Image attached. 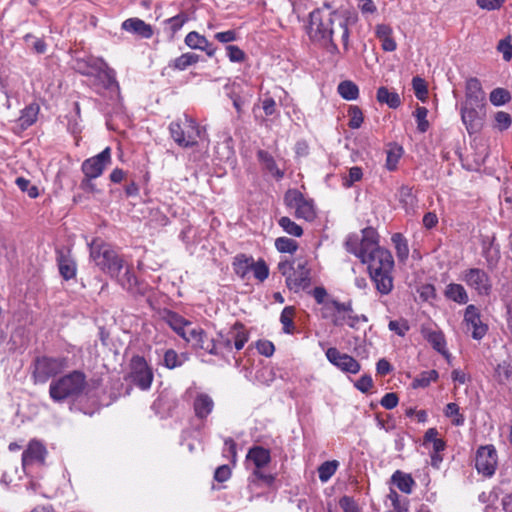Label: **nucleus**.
<instances>
[{
  "label": "nucleus",
  "instance_id": "nucleus-1",
  "mask_svg": "<svg viewBox=\"0 0 512 512\" xmlns=\"http://www.w3.org/2000/svg\"><path fill=\"white\" fill-rule=\"evenodd\" d=\"M348 252L367 264L370 277L382 295L389 294L393 289L392 270L393 257L387 249L378 245L377 233L372 228L362 230V236L350 234L345 241Z\"/></svg>",
  "mask_w": 512,
  "mask_h": 512
},
{
  "label": "nucleus",
  "instance_id": "nucleus-2",
  "mask_svg": "<svg viewBox=\"0 0 512 512\" xmlns=\"http://www.w3.org/2000/svg\"><path fill=\"white\" fill-rule=\"evenodd\" d=\"M348 16L344 11L317 9L310 13L309 35L314 41H330L339 32L345 50L349 44Z\"/></svg>",
  "mask_w": 512,
  "mask_h": 512
},
{
  "label": "nucleus",
  "instance_id": "nucleus-3",
  "mask_svg": "<svg viewBox=\"0 0 512 512\" xmlns=\"http://www.w3.org/2000/svg\"><path fill=\"white\" fill-rule=\"evenodd\" d=\"M486 95L477 78L466 82L465 99L461 103V120L469 134L481 131L486 118Z\"/></svg>",
  "mask_w": 512,
  "mask_h": 512
},
{
  "label": "nucleus",
  "instance_id": "nucleus-4",
  "mask_svg": "<svg viewBox=\"0 0 512 512\" xmlns=\"http://www.w3.org/2000/svg\"><path fill=\"white\" fill-rule=\"evenodd\" d=\"M172 139L183 148H191L199 144L209 145V138L205 127L200 126L191 116L184 114L172 121L169 125Z\"/></svg>",
  "mask_w": 512,
  "mask_h": 512
},
{
  "label": "nucleus",
  "instance_id": "nucleus-5",
  "mask_svg": "<svg viewBox=\"0 0 512 512\" xmlns=\"http://www.w3.org/2000/svg\"><path fill=\"white\" fill-rule=\"evenodd\" d=\"M86 387V376L80 371H72L51 381L49 396L57 403L79 397Z\"/></svg>",
  "mask_w": 512,
  "mask_h": 512
},
{
  "label": "nucleus",
  "instance_id": "nucleus-6",
  "mask_svg": "<svg viewBox=\"0 0 512 512\" xmlns=\"http://www.w3.org/2000/svg\"><path fill=\"white\" fill-rule=\"evenodd\" d=\"M90 258L95 265L112 278H117L125 266L123 258L99 239L90 243Z\"/></svg>",
  "mask_w": 512,
  "mask_h": 512
},
{
  "label": "nucleus",
  "instance_id": "nucleus-7",
  "mask_svg": "<svg viewBox=\"0 0 512 512\" xmlns=\"http://www.w3.org/2000/svg\"><path fill=\"white\" fill-rule=\"evenodd\" d=\"M278 271L285 277L289 290L295 293L306 290L311 284L310 270L305 260H282L278 263Z\"/></svg>",
  "mask_w": 512,
  "mask_h": 512
},
{
  "label": "nucleus",
  "instance_id": "nucleus-8",
  "mask_svg": "<svg viewBox=\"0 0 512 512\" xmlns=\"http://www.w3.org/2000/svg\"><path fill=\"white\" fill-rule=\"evenodd\" d=\"M249 340V333L241 323H235L229 329L221 330L215 341V348L218 353L215 356L225 358L227 354L232 352L233 347L239 351Z\"/></svg>",
  "mask_w": 512,
  "mask_h": 512
},
{
  "label": "nucleus",
  "instance_id": "nucleus-9",
  "mask_svg": "<svg viewBox=\"0 0 512 512\" xmlns=\"http://www.w3.org/2000/svg\"><path fill=\"white\" fill-rule=\"evenodd\" d=\"M67 367L66 358L37 357L34 361L32 376L35 383H46L51 377Z\"/></svg>",
  "mask_w": 512,
  "mask_h": 512
},
{
  "label": "nucleus",
  "instance_id": "nucleus-10",
  "mask_svg": "<svg viewBox=\"0 0 512 512\" xmlns=\"http://www.w3.org/2000/svg\"><path fill=\"white\" fill-rule=\"evenodd\" d=\"M154 378L151 366L142 356H133L129 363L128 379L141 390H148Z\"/></svg>",
  "mask_w": 512,
  "mask_h": 512
},
{
  "label": "nucleus",
  "instance_id": "nucleus-11",
  "mask_svg": "<svg viewBox=\"0 0 512 512\" xmlns=\"http://www.w3.org/2000/svg\"><path fill=\"white\" fill-rule=\"evenodd\" d=\"M460 280L479 296H488L492 291L491 277L481 268L465 269L460 275Z\"/></svg>",
  "mask_w": 512,
  "mask_h": 512
},
{
  "label": "nucleus",
  "instance_id": "nucleus-12",
  "mask_svg": "<svg viewBox=\"0 0 512 512\" xmlns=\"http://www.w3.org/2000/svg\"><path fill=\"white\" fill-rule=\"evenodd\" d=\"M284 201L289 208L295 209V215L297 218H302L306 221L314 220L316 212L313 202L306 199L298 190H288L285 194Z\"/></svg>",
  "mask_w": 512,
  "mask_h": 512
},
{
  "label": "nucleus",
  "instance_id": "nucleus-13",
  "mask_svg": "<svg viewBox=\"0 0 512 512\" xmlns=\"http://www.w3.org/2000/svg\"><path fill=\"white\" fill-rule=\"evenodd\" d=\"M497 451L493 445H485L478 448L475 458V467L478 473L491 477L497 467Z\"/></svg>",
  "mask_w": 512,
  "mask_h": 512
},
{
  "label": "nucleus",
  "instance_id": "nucleus-14",
  "mask_svg": "<svg viewBox=\"0 0 512 512\" xmlns=\"http://www.w3.org/2000/svg\"><path fill=\"white\" fill-rule=\"evenodd\" d=\"M180 337L194 348L202 349L211 355L218 353L215 348L214 339H209L202 328L193 326L191 322L186 326Z\"/></svg>",
  "mask_w": 512,
  "mask_h": 512
},
{
  "label": "nucleus",
  "instance_id": "nucleus-15",
  "mask_svg": "<svg viewBox=\"0 0 512 512\" xmlns=\"http://www.w3.org/2000/svg\"><path fill=\"white\" fill-rule=\"evenodd\" d=\"M463 323L466 332L475 340H481L488 331V326L481 320L479 309L473 304L466 307Z\"/></svg>",
  "mask_w": 512,
  "mask_h": 512
},
{
  "label": "nucleus",
  "instance_id": "nucleus-16",
  "mask_svg": "<svg viewBox=\"0 0 512 512\" xmlns=\"http://www.w3.org/2000/svg\"><path fill=\"white\" fill-rule=\"evenodd\" d=\"M47 455L46 447L38 440H31L22 453V468L26 474L34 465L42 466Z\"/></svg>",
  "mask_w": 512,
  "mask_h": 512
},
{
  "label": "nucleus",
  "instance_id": "nucleus-17",
  "mask_svg": "<svg viewBox=\"0 0 512 512\" xmlns=\"http://www.w3.org/2000/svg\"><path fill=\"white\" fill-rule=\"evenodd\" d=\"M111 162V149L106 147L98 155L86 159L82 163V171L87 178H97L102 175L105 167Z\"/></svg>",
  "mask_w": 512,
  "mask_h": 512
},
{
  "label": "nucleus",
  "instance_id": "nucleus-18",
  "mask_svg": "<svg viewBox=\"0 0 512 512\" xmlns=\"http://www.w3.org/2000/svg\"><path fill=\"white\" fill-rule=\"evenodd\" d=\"M328 361L343 372L357 374L361 366L352 356L341 353L337 348L330 347L326 351Z\"/></svg>",
  "mask_w": 512,
  "mask_h": 512
},
{
  "label": "nucleus",
  "instance_id": "nucleus-19",
  "mask_svg": "<svg viewBox=\"0 0 512 512\" xmlns=\"http://www.w3.org/2000/svg\"><path fill=\"white\" fill-rule=\"evenodd\" d=\"M106 68L107 65L103 59L93 56L78 58L75 61V69L83 75H95Z\"/></svg>",
  "mask_w": 512,
  "mask_h": 512
},
{
  "label": "nucleus",
  "instance_id": "nucleus-20",
  "mask_svg": "<svg viewBox=\"0 0 512 512\" xmlns=\"http://www.w3.org/2000/svg\"><path fill=\"white\" fill-rule=\"evenodd\" d=\"M193 409L198 419H206L214 409V401L210 395L198 392L194 397Z\"/></svg>",
  "mask_w": 512,
  "mask_h": 512
},
{
  "label": "nucleus",
  "instance_id": "nucleus-21",
  "mask_svg": "<svg viewBox=\"0 0 512 512\" xmlns=\"http://www.w3.org/2000/svg\"><path fill=\"white\" fill-rule=\"evenodd\" d=\"M125 31L138 34L144 38H150L153 34L152 28L139 18H129L122 23Z\"/></svg>",
  "mask_w": 512,
  "mask_h": 512
},
{
  "label": "nucleus",
  "instance_id": "nucleus-22",
  "mask_svg": "<svg viewBox=\"0 0 512 512\" xmlns=\"http://www.w3.org/2000/svg\"><path fill=\"white\" fill-rule=\"evenodd\" d=\"M350 311V302H339L335 299H329L326 303L322 304L321 314L324 319H330L333 323V318L338 313Z\"/></svg>",
  "mask_w": 512,
  "mask_h": 512
},
{
  "label": "nucleus",
  "instance_id": "nucleus-23",
  "mask_svg": "<svg viewBox=\"0 0 512 512\" xmlns=\"http://www.w3.org/2000/svg\"><path fill=\"white\" fill-rule=\"evenodd\" d=\"M367 322L368 319L365 315H357L354 313L352 309V305L350 304V311L341 312L340 314H336L333 318L334 326H342L347 324L351 328H356L359 322Z\"/></svg>",
  "mask_w": 512,
  "mask_h": 512
},
{
  "label": "nucleus",
  "instance_id": "nucleus-24",
  "mask_svg": "<svg viewBox=\"0 0 512 512\" xmlns=\"http://www.w3.org/2000/svg\"><path fill=\"white\" fill-rule=\"evenodd\" d=\"M247 459L252 461L257 469H260L270 462L271 457L268 449L261 446H255L249 450Z\"/></svg>",
  "mask_w": 512,
  "mask_h": 512
},
{
  "label": "nucleus",
  "instance_id": "nucleus-25",
  "mask_svg": "<svg viewBox=\"0 0 512 512\" xmlns=\"http://www.w3.org/2000/svg\"><path fill=\"white\" fill-rule=\"evenodd\" d=\"M57 261L60 275L65 280H70L75 277L76 263L72 258H70L68 255L64 253H59Z\"/></svg>",
  "mask_w": 512,
  "mask_h": 512
},
{
  "label": "nucleus",
  "instance_id": "nucleus-26",
  "mask_svg": "<svg viewBox=\"0 0 512 512\" xmlns=\"http://www.w3.org/2000/svg\"><path fill=\"white\" fill-rule=\"evenodd\" d=\"M445 296L459 304L468 302V293L461 284L451 283L446 287Z\"/></svg>",
  "mask_w": 512,
  "mask_h": 512
},
{
  "label": "nucleus",
  "instance_id": "nucleus-27",
  "mask_svg": "<svg viewBox=\"0 0 512 512\" xmlns=\"http://www.w3.org/2000/svg\"><path fill=\"white\" fill-rule=\"evenodd\" d=\"M39 113V106L37 104H30L27 107H25L22 112L21 116L18 119L19 126L22 129H27L31 125H33L38 117Z\"/></svg>",
  "mask_w": 512,
  "mask_h": 512
},
{
  "label": "nucleus",
  "instance_id": "nucleus-28",
  "mask_svg": "<svg viewBox=\"0 0 512 512\" xmlns=\"http://www.w3.org/2000/svg\"><path fill=\"white\" fill-rule=\"evenodd\" d=\"M377 100L381 104H387L390 108H397L401 104L400 97L395 91H390L386 87H380L377 90Z\"/></svg>",
  "mask_w": 512,
  "mask_h": 512
},
{
  "label": "nucleus",
  "instance_id": "nucleus-29",
  "mask_svg": "<svg viewBox=\"0 0 512 512\" xmlns=\"http://www.w3.org/2000/svg\"><path fill=\"white\" fill-rule=\"evenodd\" d=\"M392 481L400 491L406 494H410L412 492L413 486L415 485L413 478L401 471H396L392 475Z\"/></svg>",
  "mask_w": 512,
  "mask_h": 512
},
{
  "label": "nucleus",
  "instance_id": "nucleus-30",
  "mask_svg": "<svg viewBox=\"0 0 512 512\" xmlns=\"http://www.w3.org/2000/svg\"><path fill=\"white\" fill-rule=\"evenodd\" d=\"M252 265L253 258L241 254L235 257L233 262V269L239 277L245 278L246 275L251 271Z\"/></svg>",
  "mask_w": 512,
  "mask_h": 512
},
{
  "label": "nucleus",
  "instance_id": "nucleus-31",
  "mask_svg": "<svg viewBox=\"0 0 512 512\" xmlns=\"http://www.w3.org/2000/svg\"><path fill=\"white\" fill-rule=\"evenodd\" d=\"M258 159L264 165V167L277 179H281L283 177V171L277 167L274 158L268 152L260 150L258 152Z\"/></svg>",
  "mask_w": 512,
  "mask_h": 512
},
{
  "label": "nucleus",
  "instance_id": "nucleus-32",
  "mask_svg": "<svg viewBox=\"0 0 512 512\" xmlns=\"http://www.w3.org/2000/svg\"><path fill=\"white\" fill-rule=\"evenodd\" d=\"M199 61V56L195 53H184L181 56L175 58L169 66L176 70H185L187 67L197 63Z\"/></svg>",
  "mask_w": 512,
  "mask_h": 512
},
{
  "label": "nucleus",
  "instance_id": "nucleus-33",
  "mask_svg": "<svg viewBox=\"0 0 512 512\" xmlns=\"http://www.w3.org/2000/svg\"><path fill=\"white\" fill-rule=\"evenodd\" d=\"M426 339L436 351L443 355L447 354L445 337L441 331H429Z\"/></svg>",
  "mask_w": 512,
  "mask_h": 512
},
{
  "label": "nucleus",
  "instance_id": "nucleus-34",
  "mask_svg": "<svg viewBox=\"0 0 512 512\" xmlns=\"http://www.w3.org/2000/svg\"><path fill=\"white\" fill-rule=\"evenodd\" d=\"M167 324L179 335L181 336L186 329V326L190 323L182 316L175 312H169L166 316Z\"/></svg>",
  "mask_w": 512,
  "mask_h": 512
},
{
  "label": "nucleus",
  "instance_id": "nucleus-35",
  "mask_svg": "<svg viewBox=\"0 0 512 512\" xmlns=\"http://www.w3.org/2000/svg\"><path fill=\"white\" fill-rule=\"evenodd\" d=\"M444 415L451 420V423L455 426H463L465 423V417L460 413V408L456 403H448L444 409Z\"/></svg>",
  "mask_w": 512,
  "mask_h": 512
},
{
  "label": "nucleus",
  "instance_id": "nucleus-36",
  "mask_svg": "<svg viewBox=\"0 0 512 512\" xmlns=\"http://www.w3.org/2000/svg\"><path fill=\"white\" fill-rule=\"evenodd\" d=\"M338 93L346 100H355L358 97L359 89L355 83L346 80L338 85Z\"/></svg>",
  "mask_w": 512,
  "mask_h": 512
},
{
  "label": "nucleus",
  "instance_id": "nucleus-37",
  "mask_svg": "<svg viewBox=\"0 0 512 512\" xmlns=\"http://www.w3.org/2000/svg\"><path fill=\"white\" fill-rule=\"evenodd\" d=\"M392 242L394 243L397 257L400 261H405L409 255V248L407 240L400 233H396L392 236Z\"/></svg>",
  "mask_w": 512,
  "mask_h": 512
},
{
  "label": "nucleus",
  "instance_id": "nucleus-38",
  "mask_svg": "<svg viewBox=\"0 0 512 512\" xmlns=\"http://www.w3.org/2000/svg\"><path fill=\"white\" fill-rule=\"evenodd\" d=\"M438 379V372L436 370H428L420 373L412 382L413 388H425L431 382Z\"/></svg>",
  "mask_w": 512,
  "mask_h": 512
},
{
  "label": "nucleus",
  "instance_id": "nucleus-39",
  "mask_svg": "<svg viewBox=\"0 0 512 512\" xmlns=\"http://www.w3.org/2000/svg\"><path fill=\"white\" fill-rule=\"evenodd\" d=\"M338 462L336 460L326 461L318 468V475L321 482H327L336 472Z\"/></svg>",
  "mask_w": 512,
  "mask_h": 512
},
{
  "label": "nucleus",
  "instance_id": "nucleus-40",
  "mask_svg": "<svg viewBox=\"0 0 512 512\" xmlns=\"http://www.w3.org/2000/svg\"><path fill=\"white\" fill-rule=\"evenodd\" d=\"M398 198L406 211L413 209L415 206V196L413 195L412 188L402 186L398 192Z\"/></svg>",
  "mask_w": 512,
  "mask_h": 512
},
{
  "label": "nucleus",
  "instance_id": "nucleus-41",
  "mask_svg": "<svg viewBox=\"0 0 512 512\" xmlns=\"http://www.w3.org/2000/svg\"><path fill=\"white\" fill-rule=\"evenodd\" d=\"M294 308L292 306L285 307L280 315V322L283 325V331L287 334H290L294 330Z\"/></svg>",
  "mask_w": 512,
  "mask_h": 512
},
{
  "label": "nucleus",
  "instance_id": "nucleus-42",
  "mask_svg": "<svg viewBox=\"0 0 512 512\" xmlns=\"http://www.w3.org/2000/svg\"><path fill=\"white\" fill-rule=\"evenodd\" d=\"M278 224L286 233L292 236L300 237L303 234V229L289 217H281Z\"/></svg>",
  "mask_w": 512,
  "mask_h": 512
},
{
  "label": "nucleus",
  "instance_id": "nucleus-43",
  "mask_svg": "<svg viewBox=\"0 0 512 512\" xmlns=\"http://www.w3.org/2000/svg\"><path fill=\"white\" fill-rule=\"evenodd\" d=\"M403 149L400 146H393L387 151L386 167L388 170H395L399 159L401 158Z\"/></svg>",
  "mask_w": 512,
  "mask_h": 512
},
{
  "label": "nucleus",
  "instance_id": "nucleus-44",
  "mask_svg": "<svg viewBox=\"0 0 512 512\" xmlns=\"http://www.w3.org/2000/svg\"><path fill=\"white\" fill-rule=\"evenodd\" d=\"M275 247L282 253H294L297 248V242L287 237H279L275 241Z\"/></svg>",
  "mask_w": 512,
  "mask_h": 512
},
{
  "label": "nucleus",
  "instance_id": "nucleus-45",
  "mask_svg": "<svg viewBox=\"0 0 512 512\" xmlns=\"http://www.w3.org/2000/svg\"><path fill=\"white\" fill-rule=\"evenodd\" d=\"M510 93L503 88H496L490 93V102L494 106H501L509 102Z\"/></svg>",
  "mask_w": 512,
  "mask_h": 512
},
{
  "label": "nucleus",
  "instance_id": "nucleus-46",
  "mask_svg": "<svg viewBox=\"0 0 512 512\" xmlns=\"http://www.w3.org/2000/svg\"><path fill=\"white\" fill-rule=\"evenodd\" d=\"M428 110L425 107L419 106L414 112V116L417 122V129L421 133H425L429 128V122L427 121Z\"/></svg>",
  "mask_w": 512,
  "mask_h": 512
},
{
  "label": "nucleus",
  "instance_id": "nucleus-47",
  "mask_svg": "<svg viewBox=\"0 0 512 512\" xmlns=\"http://www.w3.org/2000/svg\"><path fill=\"white\" fill-rule=\"evenodd\" d=\"M495 376L499 382L504 383L512 378V366L509 362L503 361L495 368Z\"/></svg>",
  "mask_w": 512,
  "mask_h": 512
},
{
  "label": "nucleus",
  "instance_id": "nucleus-48",
  "mask_svg": "<svg viewBox=\"0 0 512 512\" xmlns=\"http://www.w3.org/2000/svg\"><path fill=\"white\" fill-rule=\"evenodd\" d=\"M206 41L207 39L204 36L200 35L195 31L188 33L185 37V43L191 49L200 50L201 48H203V45H206Z\"/></svg>",
  "mask_w": 512,
  "mask_h": 512
},
{
  "label": "nucleus",
  "instance_id": "nucleus-49",
  "mask_svg": "<svg viewBox=\"0 0 512 512\" xmlns=\"http://www.w3.org/2000/svg\"><path fill=\"white\" fill-rule=\"evenodd\" d=\"M251 271L253 272L254 277L260 282L267 279L269 275V268L264 260H258L257 262L253 260Z\"/></svg>",
  "mask_w": 512,
  "mask_h": 512
},
{
  "label": "nucleus",
  "instance_id": "nucleus-50",
  "mask_svg": "<svg viewBox=\"0 0 512 512\" xmlns=\"http://www.w3.org/2000/svg\"><path fill=\"white\" fill-rule=\"evenodd\" d=\"M183 362L184 360L181 359L177 352L173 349H168L164 353L163 364L169 369L179 367L183 364Z\"/></svg>",
  "mask_w": 512,
  "mask_h": 512
},
{
  "label": "nucleus",
  "instance_id": "nucleus-51",
  "mask_svg": "<svg viewBox=\"0 0 512 512\" xmlns=\"http://www.w3.org/2000/svg\"><path fill=\"white\" fill-rule=\"evenodd\" d=\"M494 122V127L496 129L500 131H505L511 126L512 119L510 114H508L507 112L498 111L495 113Z\"/></svg>",
  "mask_w": 512,
  "mask_h": 512
},
{
  "label": "nucleus",
  "instance_id": "nucleus-52",
  "mask_svg": "<svg viewBox=\"0 0 512 512\" xmlns=\"http://www.w3.org/2000/svg\"><path fill=\"white\" fill-rule=\"evenodd\" d=\"M412 86L417 99L424 102L428 95V89L425 81L420 77H414L412 80Z\"/></svg>",
  "mask_w": 512,
  "mask_h": 512
},
{
  "label": "nucleus",
  "instance_id": "nucleus-53",
  "mask_svg": "<svg viewBox=\"0 0 512 512\" xmlns=\"http://www.w3.org/2000/svg\"><path fill=\"white\" fill-rule=\"evenodd\" d=\"M16 184L22 192H26L30 198H37L39 195V191L37 186L32 185L30 180L25 179L23 177H18L16 179Z\"/></svg>",
  "mask_w": 512,
  "mask_h": 512
},
{
  "label": "nucleus",
  "instance_id": "nucleus-54",
  "mask_svg": "<svg viewBox=\"0 0 512 512\" xmlns=\"http://www.w3.org/2000/svg\"><path fill=\"white\" fill-rule=\"evenodd\" d=\"M362 169L354 166L349 169L348 175L343 177V185L345 187H351L355 182L360 181L362 178Z\"/></svg>",
  "mask_w": 512,
  "mask_h": 512
},
{
  "label": "nucleus",
  "instance_id": "nucleus-55",
  "mask_svg": "<svg viewBox=\"0 0 512 512\" xmlns=\"http://www.w3.org/2000/svg\"><path fill=\"white\" fill-rule=\"evenodd\" d=\"M348 114L350 117L349 126L353 129L359 128L363 122L362 111L357 106H353L350 107Z\"/></svg>",
  "mask_w": 512,
  "mask_h": 512
},
{
  "label": "nucleus",
  "instance_id": "nucleus-56",
  "mask_svg": "<svg viewBox=\"0 0 512 512\" xmlns=\"http://www.w3.org/2000/svg\"><path fill=\"white\" fill-rule=\"evenodd\" d=\"M226 52L231 62L240 63L245 60V53L238 46L228 45L226 46Z\"/></svg>",
  "mask_w": 512,
  "mask_h": 512
},
{
  "label": "nucleus",
  "instance_id": "nucleus-57",
  "mask_svg": "<svg viewBox=\"0 0 512 512\" xmlns=\"http://www.w3.org/2000/svg\"><path fill=\"white\" fill-rule=\"evenodd\" d=\"M257 351L266 357H270L273 355L275 351L274 344L268 340H258L256 342Z\"/></svg>",
  "mask_w": 512,
  "mask_h": 512
},
{
  "label": "nucleus",
  "instance_id": "nucleus-58",
  "mask_svg": "<svg viewBox=\"0 0 512 512\" xmlns=\"http://www.w3.org/2000/svg\"><path fill=\"white\" fill-rule=\"evenodd\" d=\"M505 0H476L477 5L484 10H498L502 7Z\"/></svg>",
  "mask_w": 512,
  "mask_h": 512
},
{
  "label": "nucleus",
  "instance_id": "nucleus-59",
  "mask_svg": "<svg viewBox=\"0 0 512 512\" xmlns=\"http://www.w3.org/2000/svg\"><path fill=\"white\" fill-rule=\"evenodd\" d=\"M497 49L502 53L504 60L509 61L512 59V44L508 39L500 40Z\"/></svg>",
  "mask_w": 512,
  "mask_h": 512
},
{
  "label": "nucleus",
  "instance_id": "nucleus-60",
  "mask_svg": "<svg viewBox=\"0 0 512 512\" xmlns=\"http://www.w3.org/2000/svg\"><path fill=\"white\" fill-rule=\"evenodd\" d=\"M388 327L399 336H404L409 330V326L406 321L392 320L389 322Z\"/></svg>",
  "mask_w": 512,
  "mask_h": 512
},
{
  "label": "nucleus",
  "instance_id": "nucleus-61",
  "mask_svg": "<svg viewBox=\"0 0 512 512\" xmlns=\"http://www.w3.org/2000/svg\"><path fill=\"white\" fill-rule=\"evenodd\" d=\"M339 505L344 512H360L357 503L348 496L342 497L339 501Z\"/></svg>",
  "mask_w": 512,
  "mask_h": 512
},
{
  "label": "nucleus",
  "instance_id": "nucleus-62",
  "mask_svg": "<svg viewBox=\"0 0 512 512\" xmlns=\"http://www.w3.org/2000/svg\"><path fill=\"white\" fill-rule=\"evenodd\" d=\"M398 396L396 393H393V392H390V393H386L382 399H381V405L386 408V409H393L397 406L398 404Z\"/></svg>",
  "mask_w": 512,
  "mask_h": 512
},
{
  "label": "nucleus",
  "instance_id": "nucleus-63",
  "mask_svg": "<svg viewBox=\"0 0 512 512\" xmlns=\"http://www.w3.org/2000/svg\"><path fill=\"white\" fill-rule=\"evenodd\" d=\"M372 386L373 380L369 375L362 376L355 383V387L363 393L368 392L372 388Z\"/></svg>",
  "mask_w": 512,
  "mask_h": 512
},
{
  "label": "nucleus",
  "instance_id": "nucleus-64",
  "mask_svg": "<svg viewBox=\"0 0 512 512\" xmlns=\"http://www.w3.org/2000/svg\"><path fill=\"white\" fill-rule=\"evenodd\" d=\"M230 475H231V470H230L229 466L222 465L216 469L214 478L218 482H224L229 479Z\"/></svg>",
  "mask_w": 512,
  "mask_h": 512
}]
</instances>
